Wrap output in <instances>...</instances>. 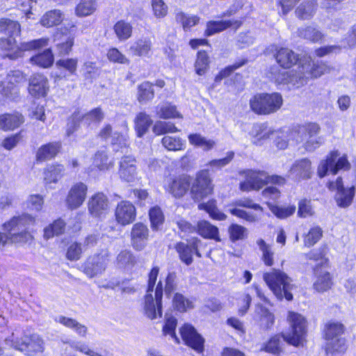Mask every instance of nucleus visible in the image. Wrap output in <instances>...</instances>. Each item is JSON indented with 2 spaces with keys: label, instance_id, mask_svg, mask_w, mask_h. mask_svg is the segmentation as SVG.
Segmentation results:
<instances>
[{
  "label": "nucleus",
  "instance_id": "nucleus-1",
  "mask_svg": "<svg viewBox=\"0 0 356 356\" xmlns=\"http://www.w3.org/2000/svg\"><path fill=\"white\" fill-rule=\"evenodd\" d=\"M0 32L7 35V38L0 39V47L3 50L8 51L6 57L11 60H15L22 57L25 51H31L43 47L48 44V39L40 38L22 42L20 45H18L15 38L20 34V25L17 22L6 18L0 19Z\"/></svg>",
  "mask_w": 356,
  "mask_h": 356
},
{
  "label": "nucleus",
  "instance_id": "nucleus-2",
  "mask_svg": "<svg viewBox=\"0 0 356 356\" xmlns=\"http://www.w3.org/2000/svg\"><path fill=\"white\" fill-rule=\"evenodd\" d=\"M287 321L291 331L287 334L274 335L264 344L261 350L277 355L282 351L284 342L296 346L302 343L307 332L305 317L298 313L289 312Z\"/></svg>",
  "mask_w": 356,
  "mask_h": 356
},
{
  "label": "nucleus",
  "instance_id": "nucleus-3",
  "mask_svg": "<svg viewBox=\"0 0 356 356\" xmlns=\"http://www.w3.org/2000/svg\"><path fill=\"white\" fill-rule=\"evenodd\" d=\"M35 222V218L29 214L13 217L3 224V229L8 232V234L0 233V244L5 245L8 240L12 243H19L32 240L33 236L30 228L34 225Z\"/></svg>",
  "mask_w": 356,
  "mask_h": 356
},
{
  "label": "nucleus",
  "instance_id": "nucleus-4",
  "mask_svg": "<svg viewBox=\"0 0 356 356\" xmlns=\"http://www.w3.org/2000/svg\"><path fill=\"white\" fill-rule=\"evenodd\" d=\"M159 268L154 267L149 273L148 285L145 297L144 311L145 315L150 319L161 317V301L163 298V285L160 281L155 286Z\"/></svg>",
  "mask_w": 356,
  "mask_h": 356
},
{
  "label": "nucleus",
  "instance_id": "nucleus-5",
  "mask_svg": "<svg viewBox=\"0 0 356 356\" xmlns=\"http://www.w3.org/2000/svg\"><path fill=\"white\" fill-rule=\"evenodd\" d=\"M263 279L278 300H293L291 291L294 288V285L292 279L286 273L280 270L273 269L264 273Z\"/></svg>",
  "mask_w": 356,
  "mask_h": 356
},
{
  "label": "nucleus",
  "instance_id": "nucleus-6",
  "mask_svg": "<svg viewBox=\"0 0 356 356\" xmlns=\"http://www.w3.org/2000/svg\"><path fill=\"white\" fill-rule=\"evenodd\" d=\"M343 330V325L339 322L330 321L325 325V352L327 356H337L346 351L345 339L341 337Z\"/></svg>",
  "mask_w": 356,
  "mask_h": 356
},
{
  "label": "nucleus",
  "instance_id": "nucleus-7",
  "mask_svg": "<svg viewBox=\"0 0 356 356\" xmlns=\"http://www.w3.org/2000/svg\"><path fill=\"white\" fill-rule=\"evenodd\" d=\"M283 104V98L279 92L259 93L250 100V108L259 115H270L277 112Z\"/></svg>",
  "mask_w": 356,
  "mask_h": 356
},
{
  "label": "nucleus",
  "instance_id": "nucleus-8",
  "mask_svg": "<svg viewBox=\"0 0 356 356\" xmlns=\"http://www.w3.org/2000/svg\"><path fill=\"white\" fill-rule=\"evenodd\" d=\"M300 62L296 70H286L275 67L272 69V79L278 85L286 86L289 90L299 88L307 83L305 72L302 71Z\"/></svg>",
  "mask_w": 356,
  "mask_h": 356
},
{
  "label": "nucleus",
  "instance_id": "nucleus-9",
  "mask_svg": "<svg viewBox=\"0 0 356 356\" xmlns=\"http://www.w3.org/2000/svg\"><path fill=\"white\" fill-rule=\"evenodd\" d=\"M243 174L245 180L240 184V188L243 191L259 190L268 183L281 185L285 181L284 178L277 175L269 176L264 171L248 170L245 171Z\"/></svg>",
  "mask_w": 356,
  "mask_h": 356
},
{
  "label": "nucleus",
  "instance_id": "nucleus-10",
  "mask_svg": "<svg viewBox=\"0 0 356 356\" xmlns=\"http://www.w3.org/2000/svg\"><path fill=\"white\" fill-rule=\"evenodd\" d=\"M339 154L337 151L332 152L326 158V159L321 161L318 168V175L320 177H325L328 170L332 174L336 175L340 170H348L350 168V163L346 156L339 157Z\"/></svg>",
  "mask_w": 356,
  "mask_h": 356
},
{
  "label": "nucleus",
  "instance_id": "nucleus-11",
  "mask_svg": "<svg viewBox=\"0 0 356 356\" xmlns=\"http://www.w3.org/2000/svg\"><path fill=\"white\" fill-rule=\"evenodd\" d=\"M8 343L13 346V348L18 350L28 356H34L41 354L45 349L44 342L43 339L38 334H32L31 336H24L22 342L19 341H14L13 339H8Z\"/></svg>",
  "mask_w": 356,
  "mask_h": 356
},
{
  "label": "nucleus",
  "instance_id": "nucleus-12",
  "mask_svg": "<svg viewBox=\"0 0 356 356\" xmlns=\"http://www.w3.org/2000/svg\"><path fill=\"white\" fill-rule=\"evenodd\" d=\"M327 187L330 191H336L334 200L338 207L347 208L351 205L355 194L354 186L345 187L342 178L339 177L335 181H329Z\"/></svg>",
  "mask_w": 356,
  "mask_h": 356
},
{
  "label": "nucleus",
  "instance_id": "nucleus-13",
  "mask_svg": "<svg viewBox=\"0 0 356 356\" xmlns=\"http://www.w3.org/2000/svg\"><path fill=\"white\" fill-rule=\"evenodd\" d=\"M213 187L208 170L197 173L191 187V195L195 201H200L211 193Z\"/></svg>",
  "mask_w": 356,
  "mask_h": 356
},
{
  "label": "nucleus",
  "instance_id": "nucleus-14",
  "mask_svg": "<svg viewBox=\"0 0 356 356\" xmlns=\"http://www.w3.org/2000/svg\"><path fill=\"white\" fill-rule=\"evenodd\" d=\"M24 79V76L21 71L15 70L10 72L5 80L0 82L3 95L11 100H15L19 97V85Z\"/></svg>",
  "mask_w": 356,
  "mask_h": 356
},
{
  "label": "nucleus",
  "instance_id": "nucleus-15",
  "mask_svg": "<svg viewBox=\"0 0 356 356\" xmlns=\"http://www.w3.org/2000/svg\"><path fill=\"white\" fill-rule=\"evenodd\" d=\"M104 117V113L99 108H94L87 113H82L79 111H76L73 113L67 123V135L70 136L76 130L77 125L81 121L89 125L92 122L98 123L101 122Z\"/></svg>",
  "mask_w": 356,
  "mask_h": 356
},
{
  "label": "nucleus",
  "instance_id": "nucleus-16",
  "mask_svg": "<svg viewBox=\"0 0 356 356\" xmlns=\"http://www.w3.org/2000/svg\"><path fill=\"white\" fill-rule=\"evenodd\" d=\"M191 185L190 177L187 175H179L170 177L165 181L164 187L166 191L173 197H183L188 191Z\"/></svg>",
  "mask_w": 356,
  "mask_h": 356
},
{
  "label": "nucleus",
  "instance_id": "nucleus-17",
  "mask_svg": "<svg viewBox=\"0 0 356 356\" xmlns=\"http://www.w3.org/2000/svg\"><path fill=\"white\" fill-rule=\"evenodd\" d=\"M319 129L318 125L315 123H310L298 128V133L305 135L304 138H302L301 140H306L305 148L307 152H313L323 144V138L316 136Z\"/></svg>",
  "mask_w": 356,
  "mask_h": 356
},
{
  "label": "nucleus",
  "instance_id": "nucleus-18",
  "mask_svg": "<svg viewBox=\"0 0 356 356\" xmlns=\"http://www.w3.org/2000/svg\"><path fill=\"white\" fill-rule=\"evenodd\" d=\"M108 257V253H104L88 258L83 267L84 273L90 278L102 274L106 270Z\"/></svg>",
  "mask_w": 356,
  "mask_h": 356
},
{
  "label": "nucleus",
  "instance_id": "nucleus-19",
  "mask_svg": "<svg viewBox=\"0 0 356 356\" xmlns=\"http://www.w3.org/2000/svg\"><path fill=\"white\" fill-rule=\"evenodd\" d=\"M180 334L184 343L197 353L204 350V339L193 326L186 323L180 328Z\"/></svg>",
  "mask_w": 356,
  "mask_h": 356
},
{
  "label": "nucleus",
  "instance_id": "nucleus-20",
  "mask_svg": "<svg viewBox=\"0 0 356 356\" xmlns=\"http://www.w3.org/2000/svg\"><path fill=\"white\" fill-rule=\"evenodd\" d=\"M88 209L89 213L93 218H101L104 217L109 209L108 197L101 192L95 193L88 200Z\"/></svg>",
  "mask_w": 356,
  "mask_h": 356
},
{
  "label": "nucleus",
  "instance_id": "nucleus-21",
  "mask_svg": "<svg viewBox=\"0 0 356 356\" xmlns=\"http://www.w3.org/2000/svg\"><path fill=\"white\" fill-rule=\"evenodd\" d=\"M112 127L110 124H106L99 131V136L102 139H106L108 136H111V144L113 151L122 153L128 152L129 138L128 136L124 134H120L118 132H114L112 135Z\"/></svg>",
  "mask_w": 356,
  "mask_h": 356
},
{
  "label": "nucleus",
  "instance_id": "nucleus-22",
  "mask_svg": "<svg viewBox=\"0 0 356 356\" xmlns=\"http://www.w3.org/2000/svg\"><path fill=\"white\" fill-rule=\"evenodd\" d=\"M88 192V186L83 182H77L72 186L66 197V204L70 209H76L84 202Z\"/></svg>",
  "mask_w": 356,
  "mask_h": 356
},
{
  "label": "nucleus",
  "instance_id": "nucleus-23",
  "mask_svg": "<svg viewBox=\"0 0 356 356\" xmlns=\"http://www.w3.org/2000/svg\"><path fill=\"white\" fill-rule=\"evenodd\" d=\"M253 318L259 328L265 331L270 330L275 322L274 314L261 304L255 306Z\"/></svg>",
  "mask_w": 356,
  "mask_h": 356
},
{
  "label": "nucleus",
  "instance_id": "nucleus-24",
  "mask_svg": "<svg viewBox=\"0 0 356 356\" xmlns=\"http://www.w3.org/2000/svg\"><path fill=\"white\" fill-rule=\"evenodd\" d=\"M116 221L122 225H127L134 221L136 211L134 205L129 201H121L116 207L115 212Z\"/></svg>",
  "mask_w": 356,
  "mask_h": 356
},
{
  "label": "nucleus",
  "instance_id": "nucleus-25",
  "mask_svg": "<svg viewBox=\"0 0 356 356\" xmlns=\"http://www.w3.org/2000/svg\"><path fill=\"white\" fill-rule=\"evenodd\" d=\"M61 33L66 37L64 41L56 44L57 50L60 55H66L70 53L74 44V39L76 33V26L73 22H70L60 28Z\"/></svg>",
  "mask_w": 356,
  "mask_h": 356
},
{
  "label": "nucleus",
  "instance_id": "nucleus-26",
  "mask_svg": "<svg viewBox=\"0 0 356 356\" xmlns=\"http://www.w3.org/2000/svg\"><path fill=\"white\" fill-rule=\"evenodd\" d=\"M200 243L201 241L198 238H195L190 245L181 242L178 243L175 246V249L179 254L181 261L188 266L193 262V255L194 254L201 257L198 250Z\"/></svg>",
  "mask_w": 356,
  "mask_h": 356
},
{
  "label": "nucleus",
  "instance_id": "nucleus-27",
  "mask_svg": "<svg viewBox=\"0 0 356 356\" xmlns=\"http://www.w3.org/2000/svg\"><path fill=\"white\" fill-rule=\"evenodd\" d=\"M301 68L305 72L307 81L312 78H318L329 70L328 67L323 63L313 61L310 57L300 58Z\"/></svg>",
  "mask_w": 356,
  "mask_h": 356
},
{
  "label": "nucleus",
  "instance_id": "nucleus-28",
  "mask_svg": "<svg viewBox=\"0 0 356 356\" xmlns=\"http://www.w3.org/2000/svg\"><path fill=\"white\" fill-rule=\"evenodd\" d=\"M119 175L127 182H134L137 179L136 160L131 156H123L120 162Z\"/></svg>",
  "mask_w": 356,
  "mask_h": 356
},
{
  "label": "nucleus",
  "instance_id": "nucleus-29",
  "mask_svg": "<svg viewBox=\"0 0 356 356\" xmlns=\"http://www.w3.org/2000/svg\"><path fill=\"white\" fill-rule=\"evenodd\" d=\"M49 90L47 79L42 74H35L29 79V92L35 97H44Z\"/></svg>",
  "mask_w": 356,
  "mask_h": 356
},
{
  "label": "nucleus",
  "instance_id": "nucleus-30",
  "mask_svg": "<svg viewBox=\"0 0 356 356\" xmlns=\"http://www.w3.org/2000/svg\"><path fill=\"white\" fill-rule=\"evenodd\" d=\"M149 236L147 227L143 223L135 224L131 229V243L133 247L140 250L145 246Z\"/></svg>",
  "mask_w": 356,
  "mask_h": 356
},
{
  "label": "nucleus",
  "instance_id": "nucleus-31",
  "mask_svg": "<svg viewBox=\"0 0 356 356\" xmlns=\"http://www.w3.org/2000/svg\"><path fill=\"white\" fill-rule=\"evenodd\" d=\"M241 24L242 22L239 20H211L207 23L204 35L206 36H211L231 26H234L237 29Z\"/></svg>",
  "mask_w": 356,
  "mask_h": 356
},
{
  "label": "nucleus",
  "instance_id": "nucleus-32",
  "mask_svg": "<svg viewBox=\"0 0 356 356\" xmlns=\"http://www.w3.org/2000/svg\"><path fill=\"white\" fill-rule=\"evenodd\" d=\"M314 273L316 280L313 284L315 291L323 293L331 289L332 285V278L330 273L323 269L319 270L318 266H315Z\"/></svg>",
  "mask_w": 356,
  "mask_h": 356
},
{
  "label": "nucleus",
  "instance_id": "nucleus-33",
  "mask_svg": "<svg viewBox=\"0 0 356 356\" xmlns=\"http://www.w3.org/2000/svg\"><path fill=\"white\" fill-rule=\"evenodd\" d=\"M152 43L149 38H141L131 44L129 51L134 56L149 58L152 54Z\"/></svg>",
  "mask_w": 356,
  "mask_h": 356
},
{
  "label": "nucleus",
  "instance_id": "nucleus-34",
  "mask_svg": "<svg viewBox=\"0 0 356 356\" xmlns=\"http://www.w3.org/2000/svg\"><path fill=\"white\" fill-rule=\"evenodd\" d=\"M252 141L256 145H261L271 136L274 135V130L265 124H255L250 132Z\"/></svg>",
  "mask_w": 356,
  "mask_h": 356
},
{
  "label": "nucleus",
  "instance_id": "nucleus-35",
  "mask_svg": "<svg viewBox=\"0 0 356 356\" xmlns=\"http://www.w3.org/2000/svg\"><path fill=\"white\" fill-rule=\"evenodd\" d=\"M114 166V161L110 159L106 149L98 150L92 157L91 170L107 171Z\"/></svg>",
  "mask_w": 356,
  "mask_h": 356
},
{
  "label": "nucleus",
  "instance_id": "nucleus-36",
  "mask_svg": "<svg viewBox=\"0 0 356 356\" xmlns=\"http://www.w3.org/2000/svg\"><path fill=\"white\" fill-rule=\"evenodd\" d=\"M24 122V116L19 113L0 115V129L10 131L19 127Z\"/></svg>",
  "mask_w": 356,
  "mask_h": 356
},
{
  "label": "nucleus",
  "instance_id": "nucleus-37",
  "mask_svg": "<svg viewBox=\"0 0 356 356\" xmlns=\"http://www.w3.org/2000/svg\"><path fill=\"white\" fill-rule=\"evenodd\" d=\"M317 8L316 0H304L296 8L295 14L300 19L306 20L313 17Z\"/></svg>",
  "mask_w": 356,
  "mask_h": 356
},
{
  "label": "nucleus",
  "instance_id": "nucleus-38",
  "mask_svg": "<svg viewBox=\"0 0 356 356\" xmlns=\"http://www.w3.org/2000/svg\"><path fill=\"white\" fill-rule=\"evenodd\" d=\"M291 173L300 179H309L312 175L310 161L303 159L296 161L291 168Z\"/></svg>",
  "mask_w": 356,
  "mask_h": 356
},
{
  "label": "nucleus",
  "instance_id": "nucleus-39",
  "mask_svg": "<svg viewBox=\"0 0 356 356\" xmlns=\"http://www.w3.org/2000/svg\"><path fill=\"white\" fill-rule=\"evenodd\" d=\"M197 233L205 238L220 241L218 228L207 220H200L197 225Z\"/></svg>",
  "mask_w": 356,
  "mask_h": 356
},
{
  "label": "nucleus",
  "instance_id": "nucleus-40",
  "mask_svg": "<svg viewBox=\"0 0 356 356\" xmlns=\"http://www.w3.org/2000/svg\"><path fill=\"white\" fill-rule=\"evenodd\" d=\"M60 143L58 142L49 143L41 146L37 153L36 159L38 161H43L54 157L59 152Z\"/></svg>",
  "mask_w": 356,
  "mask_h": 356
},
{
  "label": "nucleus",
  "instance_id": "nucleus-41",
  "mask_svg": "<svg viewBox=\"0 0 356 356\" xmlns=\"http://www.w3.org/2000/svg\"><path fill=\"white\" fill-rule=\"evenodd\" d=\"M276 60L282 67H290L300 60L295 53L287 49L281 48L276 54Z\"/></svg>",
  "mask_w": 356,
  "mask_h": 356
},
{
  "label": "nucleus",
  "instance_id": "nucleus-42",
  "mask_svg": "<svg viewBox=\"0 0 356 356\" xmlns=\"http://www.w3.org/2000/svg\"><path fill=\"white\" fill-rule=\"evenodd\" d=\"M152 124L149 115L144 112L139 113L134 120V127L138 137H143Z\"/></svg>",
  "mask_w": 356,
  "mask_h": 356
},
{
  "label": "nucleus",
  "instance_id": "nucleus-43",
  "mask_svg": "<svg viewBox=\"0 0 356 356\" xmlns=\"http://www.w3.org/2000/svg\"><path fill=\"white\" fill-rule=\"evenodd\" d=\"M97 8V0H80L75 8V15L79 17L92 15Z\"/></svg>",
  "mask_w": 356,
  "mask_h": 356
},
{
  "label": "nucleus",
  "instance_id": "nucleus-44",
  "mask_svg": "<svg viewBox=\"0 0 356 356\" xmlns=\"http://www.w3.org/2000/svg\"><path fill=\"white\" fill-rule=\"evenodd\" d=\"M113 31L120 41H125L132 35V25L123 19L118 21L113 26Z\"/></svg>",
  "mask_w": 356,
  "mask_h": 356
},
{
  "label": "nucleus",
  "instance_id": "nucleus-45",
  "mask_svg": "<svg viewBox=\"0 0 356 356\" xmlns=\"http://www.w3.org/2000/svg\"><path fill=\"white\" fill-rule=\"evenodd\" d=\"M63 20V13L61 10L54 9L45 13L40 19L43 26L52 27L60 24Z\"/></svg>",
  "mask_w": 356,
  "mask_h": 356
},
{
  "label": "nucleus",
  "instance_id": "nucleus-46",
  "mask_svg": "<svg viewBox=\"0 0 356 356\" xmlns=\"http://www.w3.org/2000/svg\"><path fill=\"white\" fill-rule=\"evenodd\" d=\"M56 321L63 324L65 327L74 330L80 337H84L87 334L88 328L86 326L81 324L75 319L60 316L56 318Z\"/></svg>",
  "mask_w": 356,
  "mask_h": 356
},
{
  "label": "nucleus",
  "instance_id": "nucleus-47",
  "mask_svg": "<svg viewBox=\"0 0 356 356\" xmlns=\"http://www.w3.org/2000/svg\"><path fill=\"white\" fill-rule=\"evenodd\" d=\"M64 168L61 165L48 166L44 172V179L47 184L57 182L63 175Z\"/></svg>",
  "mask_w": 356,
  "mask_h": 356
},
{
  "label": "nucleus",
  "instance_id": "nucleus-48",
  "mask_svg": "<svg viewBox=\"0 0 356 356\" xmlns=\"http://www.w3.org/2000/svg\"><path fill=\"white\" fill-rule=\"evenodd\" d=\"M198 209L205 210L211 218L218 220H223L226 219V215L218 209L216 202L213 200H209L207 203H202L198 205Z\"/></svg>",
  "mask_w": 356,
  "mask_h": 356
},
{
  "label": "nucleus",
  "instance_id": "nucleus-49",
  "mask_svg": "<svg viewBox=\"0 0 356 356\" xmlns=\"http://www.w3.org/2000/svg\"><path fill=\"white\" fill-rule=\"evenodd\" d=\"M136 263V259L129 250H122L117 256L116 265L119 268L130 269Z\"/></svg>",
  "mask_w": 356,
  "mask_h": 356
},
{
  "label": "nucleus",
  "instance_id": "nucleus-50",
  "mask_svg": "<svg viewBox=\"0 0 356 356\" xmlns=\"http://www.w3.org/2000/svg\"><path fill=\"white\" fill-rule=\"evenodd\" d=\"M157 115L163 119L181 118V115L177 111L175 106L165 103L156 108Z\"/></svg>",
  "mask_w": 356,
  "mask_h": 356
},
{
  "label": "nucleus",
  "instance_id": "nucleus-51",
  "mask_svg": "<svg viewBox=\"0 0 356 356\" xmlns=\"http://www.w3.org/2000/svg\"><path fill=\"white\" fill-rule=\"evenodd\" d=\"M154 97L153 84L149 81H144L138 86V100L139 102H147Z\"/></svg>",
  "mask_w": 356,
  "mask_h": 356
},
{
  "label": "nucleus",
  "instance_id": "nucleus-52",
  "mask_svg": "<svg viewBox=\"0 0 356 356\" xmlns=\"http://www.w3.org/2000/svg\"><path fill=\"white\" fill-rule=\"evenodd\" d=\"M34 64L44 68L50 67L54 63V55L51 50L48 49L41 54H38L31 58Z\"/></svg>",
  "mask_w": 356,
  "mask_h": 356
},
{
  "label": "nucleus",
  "instance_id": "nucleus-53",
  "mask_svg": "<svg viewBox=\"0 0 356 356\" xmlns=\"http://www.w3.org/2000/svg\"><path fill=\"white\" fill-rule=\"evenodd\" d=\"M163 146L169 151H180L184 147V141L179 137L165 136L162 140Z\"/></svg>",
  "mask_w": 356,
  "mask_h": 356
},
{
  "label": "nucleus",
  "instance_id": "nucleus-54",
  "mask_svg": "<svg viewBox=\"0 0 356 356\" xmlns=\"http://www.w3.org/2000/svg\"><path fill=\"white\" fill-rule=\"evenodd\" d=\"M188 141L191 144L202 147L204 150L208 151L215 145V142L208 140L198 134H193L188 136Z\"/></svg>",
  "mask_w": 356,
  "mask_h": 356
},
{
  "label": "nucleus",
  "instance_id": "nucleus-55",
  "mask_svg": "<svg viewBox=\"0 0 356 356\" xmlns=\"http://www.w3.org/2000/svg\"><path fill=\"white\" fill-rule=\"evenodd\" d=\"M298 34L299 36L312 42H318L323 37V33L320 31L311 26L300 29Z\"/></svg>",
  "mask_w": 356,
  "mask_h": 356
},
{
  "label": "nucleus",
  "instance_id": "nucleus-56",
  "mask_svg": "<svg viewBox=\"0 0 356 356\" xmlns=\"http://www.w3.org/2000/svg\"><path fill=\"white\" fill-rule=\"evenodd\" d=\"M65 223L63 220H55L44 229V237L47 239L53 237L55 235L62 234L65 229Z\"/></svg>",
  "mask_w": 356,
  "mask_h": 356
},
{
  "label": "nucleus",
  "instance_id": "nucleus-57",
  "mask_svg": "<svg viewBox=\"0 0 356 356\" xmlns=\"http://www.w3.org/2000/svg\"><path fill=\"white\" fill-rule=\"evenodd\" d=\"M179 129L170 122L157 121L153 127V132L156 135H163L168 133H176Z\"/></svg>",
  "mask_w": 356,
  "mask_h": 356
},
{
  "label": "nucleus",
  "instance_id": "nucleus-58",
  "mask_svg": "<svg viewBox=\"0 0 356 356\" xmlns=\"http://www.w3.org/2000/svg\"><path fill=\"white\" fill-rule=\"evenodd\" d=\"M323 231L318 226L312 227L304 236V244L306 247L315 245L322 237Z\"/></svg>",
  "mask_w": 356,
  "mask_h": 356
},
{
  "label": "nucleus",
  "instance_id": "nucleus-59",
  "mask_svg": "<svg viewBox=\"0 0 356 356\" xmlns=\"http://www.w3.org/2000/svg\"><path fill=\"white\" fill-rule=\"evenodd\" d=\"M151 226L153 229H159L164 221L163 213L159 207H154L149 211Z\"/></svg>",
  "mask_w": 356,
  "mask_h": 356
},
{
  "label": "nucleus",
  "instance_id": "nucleus-60",
  "mask_svg": "<svg viewBox=\"0 0 356 356\" xmlns=\"http://www.w3.org/2000/svg\"><path fill=\"white\" fill-rule=\"evenodd\" d=\"M209 60L207 54L203 51H199L195 64L196 73L200 76L204 74L209 67Z\"/></svg>",
  "mask_w": 356,
  "mask_h": 356
},
{
  "label": "nucleus",
  "instance_id": "nucleus-61",
  "mask_svg": "<svg viewBox=\"0 0 356 356\" xmlns=\"http://www.w3.org/2000/svg\"><path fill=\"white\" fill-rule=\"evenodd\" d=\"M173 306L180 312H186L193 307V302L186 299L183 295L176 293L173 298Z\"/></svg>",
  "mask_w": 356,
  "mask_h": 356
},
{
  "label": "nucleus",
  "instance_id": "nucleus-62",
  "mask_svg": "<svg viewBox=\"0 0 356 356\" xmlns=\"http://www.w3.org/2000/svg\"><path fill=\"white\" fill-rule=\"evenodd\" d=\"M106 56L108 60L113 63L128 65L130 63L129 59L115 47L109 49Z\"/></svg>",
  "mask_w": 356,
  "mask_h": 356
},
{
  "label": "nucleus",
  "instance_id": "nucleus-63",
  "mask_svg": "<svg viewBox=\"0 0 356 356\" xmlns=\"http://www.w3.org/2000/svg\"><path fill=\"white\" fill-rule=\"evenodd\" d=\"M327 253V247L322 246L318 249H314L309 252L307 255V258L310 260H314L316 262H318V264L323 266L327 261V259L325 258V254ZM316 265V266H318Z\"/></svg>",
  "mask_w": 356,
  "mask_h": 356
},
{
  "label": "nucleus",
  "instance_id": "nucleus-64",
  "mask_svg": "<svg viewBox=\"0 0 356 356\" xmlns=\"http://www.w3.org/2000/svg\"><path fill=\"white\" fill-rule=\"evenodd\" d=\"M176 19L181 22L185 31L189 30L191 27L196 25L200 18L196 15H188L184 13L177 14Z\"/></svg>",
  "mask_w": 356,
  "mask_h": 356
}]
</instances>
